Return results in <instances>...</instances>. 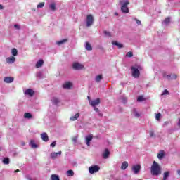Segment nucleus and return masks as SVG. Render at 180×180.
Wrapping results in <instances>:
<instances>
[{
  "label": "nucleus",
  "mask_w": 180,
  "mask_h": 180,
  "mask_svg": "<svg viewBox=\"0 0 180 180\" xmlns=\"http://www.w3.org/2000/svg\"><path fill=\"white\" fill-rule=\"evenodd\" d=\"M150 172L152 175H155L156 176L161 175V166L156 161L153 162L150 167Z\"/></svg>",
  "instance_id": "1"
},
{
  "label": "nucleus",
  "mask_w": 180,
  "mask_h": 180,
  "mask_svg": "<svg viewBox=\"0 0 180 180\" xmlns=\"http://www.w3.org/2000/svg\"><path fill=\"white\" fill-rule=\"evenodd\" d=\"M120 5H121V11L122 13H129V0H120Z\"/></svg>",
  "instance_id": "2"
},
{
  "label": "nucleus",
  "mask_w": 180,
  "mask_h": 180,
  "mask_svg": "<svg viewBox=\"0 0 180 180\" xmlns=\"http://www.w3.org/2000/svg\"><path fill=\"white\" fill-rule=\"evenodd\" d=\"M86 25L87 27H89L94 25V15L92 14H89L86 18Z\"/></svg>",
  "instance_id": "3"
},
{
  "label": "nucleus",
  "mask_w": 180,
  "mask_h": 180,
  "mask_svg": "<svg viewBox=\"0 0 180 180\" xmlns=\"http://www.w3.org/2000/svg\"><path fill=\"white\" fill-rule=\"evenodd\" d=\"M131 71L132 72V77H134V78H139L140 77V70H139V69L136 67L132 66L131 68Z\"/></svg>",
  "instance_id": "4"
},
{
  "label": "nucleus",
  "mask_w": 180,
  "mask_h": 180,
  "mask_svg": "<svg viewBox=\"0 0 180 180\" xmlns=\"http://www.w3.org/2000/svg\"><path fill=\"white\" fill-rule=\"evenodd\" d=\"M101 169V167L98 165H94L89 167V174H95Z\"/></svg>",
  "instance_id": "5"
},
{
  "label": "nucleus",
  "mask_w": 180,
  "mask_h": 180,
  "mask_svg": "<svg viewBox=\"0 0 180 180\" xmlns=\"http://www.w3.org/2000/svg\"><path fill=\"white\" fill-rule=\"evenodd\" d=\"M72 68H73V70H76L77 71H78L79 70H83L84 69V65L76 62V63H74L72 64Z\"/></svg>",
  "instance_id": "6"
},
{
  "label": "nucleus",
  "mask_w": 180,
  "mask_h": 180,
  "mask_svg": "<svg viewBox=\"0 0 180 180\" xmlns=\"http://www.w3.org/2000/svg\"><path fill=\"white\" fill-rule=\"evenodd\" d=\"M92 139H94V136L92 134L87 135L85 137V141L86 146H91V142L92 141Z\"/></svg>",
  "instance_id": "7"
},
{
  "label": "nucleus",
  "mask_w": 180,
  "mask_h": 180,
  "mask_svg": "<svg viewBox=\"0 0 180 180\" xmlns=\"http://www.w3.org/2000/svg\"><path fill=\"white\" fill-rule=\"evenodd\" d=\"M100 103H101V99L99 98H96L95 100H92L91 101H90V105L93 108H95V106H98V105H99Z\"/></svg>",
  "instance_id": "8"
},
{
  "label": "nucleus",
  "mask_w": 180,
  "mask_h": 180,
  "mask_svg": "<svg viewBox=\"0 0 180 180\" xmlns=\"http://www.w3.org/2000/svg\"><path fill=\"white\" fill-rule=\"evenodd\" d=\"M140 169H141V166H140V165H135L132 167L134 174H139V172H140Z\"/></svg>",
  "instance_id": "9"
},
{
  "label": "nucleus",
  "mask_w": 180,
  "mask_h": 180,
  "mask_svg": "<svg viewBox=\"0 0 180 180\" xmlns=\"http://www.w3.org/2000/svg\"><path fill=\"white\" fill-rule=\"evenodd\" d=\"M63 87L64 89H71V88H72V83L66 82L63 84Z\"/></svg>",
  "instance_id": "10"
},
{
  "label": "nucleus",
  "mask_w": 180,
  "mask_h": 180,
  "mask_svg": "<svg viewBox=\"0 0 180 180\" xmlns=\"http://www.w3.org/2000/svg\"><path fill=\"white\" fill-rule=\"evenodd\" d=\"M16 58H15V56H11L8 57L6 59V61L8 64H13V63H15Z\"/></svg>",
  "instance_id": "11"
},
{
  "label": "nucleus",
  "mask_w": 180,
  "mask_h": 180,
  "mask_svg": "<svg viewBox=\"0 0 180 180\" xmlns=\"http://www.w3.org/2000/svg\"><path fill=\"white\" fill-rule=\"evenodd\" d=\"M25 95H28V96H33L34 95V91L33 89H27L24 91Z\"/></svg>",
  "instance_id": "12"
},
{
  "label": "nucleus",
  "mask_w": 180,
  "mask_h": 180,
  "mask_svg": "<svg viewBox=\"0 0 180 180\" xmlns=\"http://www.w3.org/2000/svg\"><path fill=\"white\" fill-rule=\"evenodd\" d=\"M41 138L43 140V141H49V135H47V133L43 132L41 134Z\"/></svg>",
  "instance_id": "13"
},
{
  "label": "nucleus",
  "mask_w": 180,
  "mask_h": 180,
  "mask_svg": "<svg viewBox=\"0 0 180 180\" xmlns=\"http://www.w3.org/2000/svg\"><path fill=\"white\" fill-rule=\"evenodd\" d=\"M13 77H4V82H6V84H11L12 82H13Z\"/></svg>",
  "instance_id": "14"
},
{
  "label": "nucleus",
  "mask_w": 180,
  "mask_h": 180,
  "mask_svg": "<svg viewBox=\"0 0 180 180\" xmlns=\"http://www.w3.org/2000/svg\"><path fill=\"white\" fill-rule=\"evenodd\" d=\"M109 154H110V152H109V150L105 149V151L103 153V158L106 160V158H108Z\"/></svg>",
  "instance_id": "15"
},
{
  "label": "nucleus",
  "mask_w": 180,
  "mask_h": 180,
  "mask_svg": "<svg viewBox=\"0 0 180 180\" xmlns=\"http://www.w3.org/2000/svg\"><path fill=\"white\" fill-rule=\"evenodd\" d=\"M61 153H62L61 151H59L58 153L53 152L51 154V158L54 160L57 158L58 155H61Z\"/></svg>",
  "instance_id": "16"
},
{
  "label": "nucleus",
  "mask_w": 180,
  "mask_h": 180,
  "mask_svg": "<svg viewBox=\"0 0 180 180\" xmlns=\"http://www.w3.org/2000/svg\"><path fill=\"white\" fill-rule=\"evenodd\" d=\"M78 117H79V113H76L75 115L70 117V120L75 122V120H78Z\"/></svg>",
  "instance_id": "17"
},
{
  "label": "nucleus",
  "mask_w": 180,
  "mask_h": 180,
  "mask_svg": "<svg viewBox=\"0 0 180 180\" xmlns=\"http://www.w3.org/2000/svg\"><path fill=\"white\" fill-rule=\"evenodd\" d=\"M112 44L113 46H117V47H118V49H123V47H124L123 44H122L117 41H112Z\"/></svg>",
  "instance_id": "18"
},
{
  "label": "nucleus",
  "mask_w": 180,
  "mask_h": 180,
  "mask_svg": "<svg viewBox=\"0 0 180 180\" xmlns=\"http://www.w3.org/2000/svg\"><path fill=\"white\" fill-rule=\"evenodd\" d=\"M30 146L32 148H37V147H39V146H37V144H36V142H34V140H31L30 141Z\"/></svg>",
  "instance_id": "19"
},
{
  "label": "nucleus",
  "mask_w": 180,
  "mask_h": 180,
  "mask_svg": "<svg viewBox=\"0 0 180 180\" xmlns=\"http://www.w3.org/2000/svg\"><path fill=\"white\" fill-rule=\"evenodd\" d=\"M165 155V153H164V150H161L158 154V160H162L164 158V156Z\"/></svg>",
  "instance_id": "20"
},
{
  "label": "nucleus",
  "mask_w": 180,
  "mask_h": 180,
  "mask_svg": "<svg viewBox=\"0 0 180 180\" xmlns=\"http://www.w3.org/2000/svg\"><path fill=\"white\" fill-rule=\"evenodd\" d=\"M43 64H44V61H43V60H38L36 64L37 68H40V67H42Z\"/></svg>",
  "instance_id": "21"
},
{
  "label": "nucleus",
  "mask_w": 180,
  "mask_h": 180,
  "mask_svg": "<svg viewBox=\"0 0 180 180\" xmlns=\"http://www.w3.org/2000/svg\"><path fill=\"white\" fill-rule=\"evenodd\" d=\"M127 167H129V162L124 161L122 162V166H121V169H126V168H127Z\"/></svg>",
  "instance_id": "22"
},
{
  "label": "nucleus",
  "mask_w": 180,
  "mask_h": 180,
  "mask_svg": "<svg viewBox=\"0 0 180 180\" xmlns=\"http://www.w3.org/2000/svg\"><path fill=\"white\" fill-rule=\"evenodd\" d=\"M85 49L88 51H91V50H92V46L91 44H89V42H86Z\"/></svg>",
  "instance_id": "23"
},
{
  "label": "nucleus",
  "mask_w": 180,
  "mask_h": 180,
  "mask_svg": "<svg viewBox=\"0 0 180 180\" xmlns=\"http://www.w3.org/2000/svg\"><path fill=\"white\" fill-rule=\"evenodd\" d=\"M133 115L137 119H139V117L141 116V115L139 113V111H137L136 109L133 110Z\"/></svg>",
  "instance_id": "24"
},
{
  "label": "nucleus",
  "mask_w": 180,
  "mask_h": 180,
  "mask_svg": "<svg viewBox=\"0 0 180 180\" xmlns=\"http://www.w3.org/2000/svg\"><path fill=\"white\" fill-rule=\"evenodd\" d=\"M51 101H52V103H53V105H57V103H58V102H60V99H58V98H57V97L52 98Z\"/></svg>",
  "instance_id": "25"
},
{
  "label": "nucleus",
  "mask_w": 180,
  "mask_h": 180,
  "mask_svg": "<svg viewBox=\"0 0 180 180\" xmlns=\"http://www.w3.org/2000/svg\"><path fill=\"white\" fill-rule=\"evenodd\" d=\"M169 177V172H165L163 174V180H168Z\"/></svg>",
  "instance_id": "26"
},
{
  "label": "nucleus",
  "mask_w": 180,
  "mask_h": 180,
  "mask_svg": "<svg viewBox=\"0 0 180 180\" xmlns=\"http://www.w3.org/2000/svg\"><path fill=\"white\" fill-rule=\"evenodd\" d=\"M24 117L25 119H32V117H33V115H32L30 112H26L24 114Z\"/></svg>",
  "instance_id": "27"
},
{
  "label": "nucleus",
  "mask_w": 180,
  "mask_h": 180,
  "mask_svg": "<svg viewBox=\"0 0 180 180\" xmlns=\"http://www.w3.org/2000/svg\"><path fill=\"white\" fill-rule=\"evenodd\" d=\"M49 8H50V10L51 11H56V3H51L50 5H49Z\"/></svg>",
  "instance_id": "28"
},
{
  "label": "nucleus",
  "mask_w": 180,
  "mask_h": 180,
  "mask_svg": "<svg viewBox=\"0 0 180 180\" xmlns=\"http://www.w3.org/2000/svg\"><path fill=\"white\" fill-rule=\"evenodd\" d=\"M67 41H68V39H63V40H60L59 41H57L56 44L58 46H61V44H64V43H67Z\"/></svg>",
  "instance_id": "29"
},
{
  "label": "nucleus",
  "mask_w": 180,
  "mask_h": 180,
  "mask_svg": "<svg viewBox=\"0 0 180 180\" xmlns=\"http://www.w3.org/2000/svg\"><path fill=\"white\" fill-rule=\"evenodd\" d=\"M66 175L68 176H74V171H72V170H68L66 172Z\"/></svg>",
  "instance_id": "30"
},
{
  "label": "nucleus",
  "mask_w": 180,
  "mask_h": 180,
  "mask_svg": "<svg viewBox=\"0 0 180 180\" xmlns=\"http://www.w3.org/2000/svg\"><path fill=\"white\" fill-rule=\"evenodd\" d=\"M169 22H170V18H166L165 20H164V21H163V25H165V26H167V25H168V23H169Z\"/></svg>",
  "instance_id": "31"
},
{
  "label": "nucleus",
  "mask_w": 180,
  "mask_h": 180,
  "mask_svg": "<svg viewBox=\"0 0 180 180\" xmlns=\"http://www.w3.org/2000/svg\"><path fill=\"white\" fill-rule=\"evenodd\" d=\"M101 79H102V75H98L95 78L96 82H100Z\"/></svg>",
  "instance_id": "32"
},
{
  "label": "nucleus",
  "mask_w": 180,
  "mask_h": 180,
  "mask_svg": "<svg viewBox=\"0 0 180 180\" xmlns=\"http://www.w3.org/2000/svg\"><path fill=\"white\" fill-rule=\"evenodd\" d=\"M51 180H60V177H58V176L56 174H52L51 176Z\"/></svg>",
  "instance_id": "33"
},
{
  "label": "nucleus",
  "mask_w": 180,
  "mask_h": 180,
  "mask_svg": "<svg viewBox=\"0 0 180 180\" xmlns=\"http://www.w3.org/2000/svg\"><path fill=\"white\" fill-rule=\"evenodd\" d=\"M12 56H18V49L15 48L12 49Z\"/></svg>",
  "instance_id": "34"
},
{
  "label": "nucleus",
  "mask_w": 180,
  "mask_h": 180,
  "mask_svg": "<svg viewBox=\"0 0 180 180\" xmlns=\"http://www.w3.org/2000/svg\"><path fill=\"white\" fill-rule=\"evenodd\" d=\"M10 161H9V158H5L4 160H3V163L4 164H6V165H8L9 164Z\"/></svg>",
  "instance_id": "35"
},
{
  "label": "nucleus",
  "mask_w": 180,
  "mask_h": 180,
  "mask_svg": "<svg viewBox=\"0 0 180 180\" xmlns=\"http://www.w3.org/2000/svg\"><path fill=\"white\" fill-rule=\"evenodd\" d=\"M44 5H45V3H44V2H41V3H39V4H38V5L37 6V7L38 8H43V7L44 6Z\"/></svg>",
  "instance_id": "36"
},
{
  "label": "nucleus",
  "mask_w": 180,
  "mask_h": 180,
  "mask_svg": "<svg viewBox=\"0 0 180 180\" xmlns=\"http://www.w3.org/2000/svg\"><path fill=\"white\" fill-rule=\"evenodd\" d=\"M138 102H143L144 101V97L143 96H139L137 98Z\"/></svg>",
  "instance_id": "37"
},
{
  "label": "nucleus",
  "mask_w": 180,
  "mask_h": 180,
  "mask_svg": "<svg viewBox=\"0 0 180 180\" xmlns=\"http://www.w3.org/2000/svg\"><path fill=\"white\" fill-rule=\"evenodd\" d=\"M155 119L156 120H160V119H161V113L156 114Z\"/></svg>",
  "instance_id": "38"
},
{
  "label": "nucleus",
  "mask_w": 180,
  "mask_h": 180,
  "mask_svg": "<svg viewBox=\"0 0 180 180\" xmlns=\"http://www.w3.org/2000/svg\"><path fill=\"white\" fill-rule=\"evenodd\" d=\"M132 56H133V52H131V51H129V52L127 53V54H126V57H128V58H130Z\"/></svg>",
  "instance_id": "39"
},
{
  "label": "nucleus",
  "mask_w": 180,
  "mask_h": 180,
  "mask_svg": "<svg viewBox=\"0 0 180 180\" xmlns=\"http://www.w3.org/2000/svg\"><path fill=\"white\" fill-rule=\"evenodd\" d=\"M164 95H169V91H168V90L167 89L164 90V91L162 94V96H164Z\"/></svg>",
  "instance_id": "40"
},
{
  "label": "nucleus",
  "mask_w": 180,
  "mask_h": 180,
  "mask_svg": "<svg viewBox=\"0 0 180 180\" xmlns=\"http://www.w3.org/2000/svg\"><path fill=\"white\" fill-rule=\"evenodd\" d=\"M133 20H136L139 26H141V21L137 20L136 18H133Z\"/></svg>",
  "instance_id": "41"
},
{
  "label": "nucleus",
  "mask_w": 180,
  "mask_h": 180,
  "mask_svg": "<svg viewBox=\"0 0 180 180\" xmlns=\"http://www.w3.org/2000/svg\"><path fill=\"white\" fill-rule=\"evenodd\" d=\"M103 33H104V34H105V36H108L109 37H110L112 36L110 32L108 31H104Z\"/></svg>",
  "instance_id": "42"
},
{
  "label": "nucleus",
  "mask_w": 180,
  "mask_h": 180,
  "mask_svg": "<svg viewBox=\"0 0 180 180\" xmlns=\"http://www.w3.org/2000/svg\"><path fill=\"white\" fill-rule=\"evenodd\" d=\"M37 77H38V78H41L43 77V73L41 72H37Z\"/></svg>",
  "instance_id": "43"
},
{
  "label": "nucleus",
  "mask_w": 180,
  "mask_h": 180,
  "mask_svg": "<svg viewBox=\"0 0 180 180\" xmlns=\"http://www.w3.org/2000/svg\"><path fill=\"white\" fill-rule=\"evenodd\" d=\"M14 27L15 29H17V30H20V25H18V24H15L14 25Z\"/></svg>",
  "instance_id": "44"
},
{
  "label": "nucleus",
  "mask_w": 180,
  "mask_h": 180,
  "mask_svg": "<svg viewBox=\"0 0 180 180\" xmlns=\"http://www.w3.org/2000/svg\"><path fill=\"white\" fill-rule=\"evenodd\" d=\"M164 77L165 78H167V79H172V78L171 77V75H165Z\"/></svg>",
  "instance_id": "45"
},
{
  "label": "nucleus",
  "mask_w": 180,
  "mask_h": 180,
  "mask_svg": "<svg viewBox=\"0 0 180 180\" xmlns=\"http://www.w3.org/2000/svg\"><path fill=\"white\" fill-rule=\"evenodd\" d=\"M149 136L150 137H154V131H150Z\"/></svg>",
  "instance_id": "46"
},
{
  "label": "nucleus",
  "mask_w": 180,
  "mask_h": 180,
  "mask_svg": "<svg viewBox=\"0 0 180 180\" xmlns=\"http://www.w3.org/2000/svg\"><path fill=\"white\" fill-rule=\"evenodd\" d=\"M78 140V136H75L72 138L73 143H77V141Z\"/></svg>",
  "instance_id": "47"
},
{
  "label": "nucleus",
  "mask_w": 180,
  "mask_h": 180,
  "mask_svg": "<svg viewBox=\"0 0 180 180\" xmlns=\"http://www.w3.org/2000/svg\"><path fill=\"white\" fill-rule=\"evenodd\" d=\"M51 146L53 147V148L56 147V141L52 142L51 143Z\"/></svg>",
  "instance_id": "48"
},
{
  "label": "nucleus",
  "mask_w": 180,
  "mask_h": 180,
  "mask_svg": "<svg viewBox=\"0 0 180 180\" xmlns=\"http://www.w3.org/2000/svg\"><path fill=\"white\" fill-rule=\"evenodd\" d=\"M94 108L95 112H96L97 113H99V108H98L96 107H94Z\"/></svg>",
  "instance_id": "49"
},
{
  "label": "nucleus",
  "mask_w": 180,
  "mask_h": 180,
  "mask_svg": "<svg viewBox=\"0 0 180 180\" xmlns=\"http://www.w3.org/2000/svg\"><path fill=\"white\" fill-rule=\"evenodd\" d=\"M87 99H88L89 103H91V102H92V100H91V97L90 96H88Z\"/></svg>",
  "instance_id": "50"
},
{
  "label": "nucleus",
  "mask_w": 180,
  "mask_h": 180,
  "mask_svg": "<svg viewBox=\"0 0 180 180\" xmlns=\"http://www.w3.org/2000/svg\"><path fill=\"white\" fill-rule=\"evenodd\" d=\"M98 116H103V114H102V112H98Z\"/></svg>",
  "instance_id": "51"
},
{
  "label": "nucleus",
  "mask_w": 180,
  "mask_h": 180,
  "mask_svg": "<svg viewBox=\"0 0 180 180\" xmlns=\"http://www.w3.org/2000/svg\"><path fill=\"white\" fill-rule=\"evenodd\" d=\"M0 9H4V6H2V4H0Z\"/></svg>",
  "instance_id": "52"
},
{
  "label": "nucleus",
  "mask_w": 180,
  "mask_h": 180,
  "mask_svg": "<svg viewBox=\"0 0 180 180\" xmlns=\"http://www.w3.org/2000/svg\"><path fill=\"white\" fill-rule=\"evenodd\" d=\"M26 143L25 142L21 143V146H25Z\"/></svg>",
  "instance_id": "53"
},
{
  "label": "nucleus",
  "mask_w": 180,
  "mask_h": 180,
  "mask_svg": "<svg viewBox=\"0 0 180 180\" xmlns=\"http://www.w3.org/2000/svg\"><path fill=\"white\" fill-rule=\"evenodd\" d=\"M177 174H178V175H180V170L177 171Z\"/></svg>",
  "instance_id": "54"
},
{
  "label": "nucleus",
  "mask_w": 180,
  "mask_h": 180,
  "mask_svg": "<svg viewBox=\"0 0 180 180\" xmlns=\"http://www.w3.org/2000/svg\"><path fill=\"white\" fill-rule=\"evenodd\" d=\"M14 172H19V169L15 170Z\"/></svg>",
  "instance_id": "55"
},
{
  "label": "nucleus",
  "mask_w": 180,
  "mask_h": 180,
  "mask_svg": "<svg viewBox=\"0 0 180 180\" xmlns=\"http://www.w3.org/2000/svg\"><path fill=\"white\" fill-rule=\"evenodd\" d=\"M115 15L117 16L119 14L117 13H115Z\"/></svg>",
  "instance_id": "56"
},
{
  "label": "nucleus",
  "mask_w": 180,
  "mask_h": 180,
  "mask_svg": "<svg viewBox=\"0 0 180 180\" xmlns=\"http://www.w3.org/2000/svg\"><path fill=\"white\" fill-rule=\"evenodd\" d=\"M124 103H126V100H125V101H124Z\"/></svg>",
  "instance_id": "57"
},
{
  "label": "nucleus",
  "mask_w": 180,
  "mask_h": 180,
  "mask_svg": "<svg viewBox=\"0 0 180 180\" xmlns=\"http://www.w3.org/2000/svg\"><path fill=\"white\" fill-rule=\"evenodd\" d=\"M175 78H176V76H174V79H175Z\"/></svg>",
  "instance_id": "58"
},
{
  "label": "nucleus",
  "mask_w": 180,
  "mask_h": 180,
  "mask_svg": "<svg viewBox=\"0 0 180 180\" xmlns=\"http://www.w3.org/2000/svg\"><path fill=\"white\" fill-rule=\"evenodd\" d=\"M1 148H0V151H1Z\"/></svg>",
  "instance_id": "59"
}]
</instances>
